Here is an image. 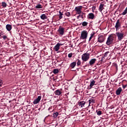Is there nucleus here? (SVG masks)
Here are the masks:
<instances>
[{
    "instance_id": "473e14b6",
    "label": "nucleus",
    "mask_w": 127,
    "mask_h": 127,
    "mask_svg": "<svg viewBox=\"0 0 127 127\" xmlns=\"http://www.w3.org/2000/svg\"><path fill=\"white\" fill-rule=\"evenodd\" d=\"M108 54H109V52H106L104 55V57H107V56H108Z\"/></svg>"
},
{
    "instance_id": "c85d7f7f",
    "label": "nucleus",
    "mask_w": 127,
    "mask_h": 127,
    "mask_svg": "<svg viewBox=\"0 0 127 127\" xmlns=\"http://www.w3.org/2000/svg\"><path fill=\"white\" fill-rule=\"evenodd\" d=\"M36 8H42V5L40 4H38L36 6Z\"/></svg>"
},
{
    "instance_id": "f704fd0d",
    "label": "nucleus",
    "mask_w": 127,
    "mask_h": 127,
    "mask_svg": "<svg viewBox=\"0 0 127 127\" xmlns=\"http://www.w3.org/2000/svg\"><path fill=\"white\" fill-rule=\"evenodd\" d=\"M95 9H96V6H93L92 8V12H94V11H95Z\"/></svg>"
},
{
    "instance_id": "b1692460",
    "label": "nucleus",
    "mask_w": 127,
    "mask_h": 127,
    "mask_svg": "<svg viewBox=\"0 0 127 127\" xmlns=\"http://www.w3.org/2000/svg\"><path fill=\"white\" fill-rule=\"evenodd\" d=\"M58 115H59V113H58V112H56L55 113L53 114V118H54V119H56V118H57V117H58Z\"/></svg>"
},
{
    "instance_id": "aec40b11",
    "label": "nucleus",
    "mask_w": 127,
    "mask_h": 127,
    "mask_svg": "<svg viewBox=\"0 0 127 127\" xmlns=\"http://www.w3.org/2000/svg\"><path fill=\"white\" fill-rule=\"evenodd\" d=\"M75 66H76V62H73L70 64V67L71 68H75Z\"/></svg>"
},
{
    "instance_id": "412c9836",
    "label": "nucleus",
    "mask_w": 127,
    "mask_h": 127,
    "mask_svg": "<svg viewBox=\"0 0 127 127\" xmlns=\"http://www.w3.org/2000/svg\"><path fill=\"white\" fill-rule=\"evenodd\" d=\"M58 15L60 19L63 18V13L61 12V11H59V14Z\"/></svg>"
},
{
    "instance_id": "cd10ccee",
    "label": "nucleus",
    "mask_w": 127,
    "mask_h": 127,
    "mask_svg": "<svg viewBox=\"0 0 127 127\" xmlns=\"http://www.w3.org/2000/svg\"><path fill=\"white\" fill-rule=\"evenodd\" d=\"M7 4L5 2H2V7H6L7 6Z\"/></svg>"
},
{
    "instance_id": "f03ea898",
    "label": "nucleus",
    "mask_w": 127,
    "mask_h": 127,
    "mask_svg": "<svg viewBox=\"0 0 127 127\" xmlns=\"http://www.w3.org/2000/svg\"><path fill=\"white\" fill-rule=\"evenodd\" d=\"M114 41V37L113 36V35H110L107 38V40L106 41V45H108V46H110L111 44L113 43V42Z\"/></svg>"
},
{
    "instance_id": "0eeeda50",
    "label": "nucleus",
    "mask_w": 127,
    "mask_h": 127,
    "mask_svg": "<svg viewBox=\"0 0 127 127\" xmlns=\"http://www.w3.org/2000/svg\"><path fill=\"white\" fill-rule=\"evenodd\" d=\"M65 31V28H63V27L60 26L59 29L58 30V32L59 33L60 35H64V33Z\"/></svg>"
},
{
    "instance_id": "f257e3e1",
    "label": "nucleus",
    "mask_w": 127,
    "mask_h": 127,
    "mask_svg": "<svg viewBox=\"0 0 127 127\" xmlns=\"http://www.w3.org/2000/svg\"><path fill=\"white\" fill-rule=\"evenodd\" d=\"M81 59L83 62H87V61L90 59V54H83L81 56Z\"/></svg>"
},
{
    "instance_id": "20e7f679",
    "label": "nucleus",
    "mask_w": 127,
    "mask_h": 127,
    "mask_svg": "<svg viewBox=\"0 0 127 127\" xmlns=\"http://www.w3.org/2000/svg\"><path fill=\"white\" fill-rule=\"evenodd\" d=\"M82 6H78L75 7L74 10L76 11V14H81L82 12Z\"/></svg>"
},
{
    "instance_id": "7ed1b4c3",
    "label": "nucleus",
    "mask_w": 127,
    "mask_h": 127,
    "mask_svg": "<svg viewBox=\"0 0 127 127\" xmlns=\"http://www.w3.org/2000/svg\"><path fill=\"white\" fill-rule=\"evenodd\" d=\"M87 37H88V32L86 30L82 31L80 37V39H87Z\"/></svg>"
},
{
    "instance_id": "c9c22d12",
    "label": "nucleus",
    "mask_w": 127,
    "mask_h": 127,
    "mask_svg": "<svg viewBox=\"0 0 127 127\" xmlns=\"http://www.w3.org/2000/svg\"><path fill=\"white\" fill-rule=\"evenodd\" d=\"M82 17L83 18V15H79L78 16H77V19H79V17Z\"/></svg>"
},
{
    "instance_id": "9b49d317",
    "label": "nucleus",
    "mask_w": 127,
    "mask_h": 127,
    "mask_svg": "<svg viewBox=\"0 0 127 127\" xmlns=\"http://www.w3.org/2000/svg\"><path fill=\"white\" fill-rule=\"evenodd\" d=\"M120 27H121V23H120V20H117L115 25L116 30H118Z\"/></svg>"
},
{
    "instance_id": "f3484780",
    "label": "nucleus",
    "mask_w": 127,
    "mask_h": 127,
    "mask_svg": "<svg viewBox=\"0 0 127 127\" xmlns=\"http://www.w3.org/2000/svg\"><path fill=\"white\" fill-rule=\"evenodd\" d=\"M94 17H95V15L93 13H90L88 14V18H90V19H94Z\"/></svg>"
},
{
    "instance_id": "1a4fd4ad",
    "label": "nucleus",
    "mask_w": 127,
    "mask_h": 127,
    "mask_svg": "<svg viewBox=\"0 0 127 127\" xmlns=\"http://www.w3.org/2000/svg\"><path fill=\"white\" fill-rule=\"evenodd\" d=\"M96 61H97V60L96 59H92L89 63V64H88V66H93L94 64L96 63Z\"/></svg>"
},
{
    "instance_id": "5701e85b",
    "label": "nucleus",
    "mask_w": 127,
    "mask_h": 127,
    "mask_svg": "<svg viewBox=\"0 0 127 127\" xmlns=\"http://www.w3.org/2000/svg\"><path fill=\"white\" fill-rule=\"evenodd\" d=\"M94 35H95V32H93L91 34H90V37L89 39V41H91L92 40V38H93Z\"/></svg>"
},
{
    "instance_id": "ddd939ff",
    "label": "nucleus",
    "mask_w": 127,
    "mask_h": 127,
    "mask_svg": "<svg viewBox=\"0 0 127 127\" xmlns=\"http://www.w3.org/2000/svg\"><path fill=\"white\" fill-rule=\"evenodd\" d=\"M104 6H105V4H104L103 3L100 4V5L99 6V11H100L101 12H102V11H103V9H104Z\"/></svg>"
},
{
    "instance_id": "393cba45",
    "label": "nucleus",
    "mask_w": 127,
    "mask_h": 127,
    "mask_svg": "<svg viewBox=\"0 0 127 127\" xmlns=\"http://www.w3.org/2000/svg\"><path fill=\"white\" fill-rule=\"evenodd\" d=\"M127 13V7L125 9V10L123 12V13L121 14L122 15H126Z\"/></svg>"
},
{
    "instance_id": "dca6fc26",
    "label": "nucleus",
    "mask_w": 127,
    "mask_h": 127,
    "mask_svg": "<svg viewBox=\"0 0 127 127\" xmlns=\"http://www.w3.org/2000/svg\"><path fill=\"white\" fill-rule=\"evenodd\" d=\"M85 104H86L85 101H81L80 102H78V106H79V107H81V108H83V107L85 106Z\"/></svg>"
},
{
    "instance_id": "72a5a7b5",
    "label": "nucleus",
    "mask_w": 127,
    "mask_h": 127,
    "mask_svg": "<svg viewBox=\"0 0 127 127\" xmlns=\"http://www.w3.org/2000/svg\"><path fill=\"white\" fill-rule=\"evenodd\" d=\"M72 55H73V54H72V53L69 54L68 55V58H71L72 57Z\"/></svg>"
},
{
    "instance_id": "6e6552de",
    "label": "nucleus",
    "mask_w": 127,
    "mask_h": 127,
    "mask_svg": "<svg viewBox=\"0 0 127 127\" xmlns=\"http://www.w3.org/2000/svg\"><path fill=\"white\" fill-rule=\"evenodd\" d=\"M64 45L63 44L58 43L57 45L54 47V49L55 51L57 52L59 51V49H60V47Z\"/></svg>"
},
{
    "instance_id": "2f4dec72",
    "label": "nucleus",
    "mask_w": 127,
    "mask_h": 127,
    "mask_svg": "<svg viewBox=\"0 0 127 127\" xmlns=\"http://www.w3.org/2000/svg\"><path fill=\"white\" fill-rule=\"evenodd\" d=\"M77 66L81 65V61H80L79 60H77Z\"/></svg>"
},
{
    "instance_id": "a19ab883",
    "label": "nucleus",
    "mask_w": 127,
    "mask_h": 127,
    "mask_svg": "<svg viewBox=\"0 0 127 127\" xmlns=\"http://www.w3.org/2000/svg\"><path fill=\"white\" fill-rule=\"evenodd\" d=\"M0 36H1V34L0 33Z\"/></svg>"
},
{
    "instance_id": "f8f14e48",
    "label": "nucleus",
    "mask_w": 127,
    "mask_h": 127,
    "mask_svg": "<svg viewBox=\"0 0 127 127\" xmlns=\"http://www.w3.org/2000/svg\"><path fill=\"white\" fill-rule=\"evenodd\" d=\"M96 84V81L94 79H92L90 81V84L89 85L90 89H91L93 86Z\"/></svg>"
},
{
    "instance_id": "a878e982",
    "label": "nucleus",
    "mask_w": 127,
    "mask_h": 127,
    "mask_svg": "<svg viewBox=\"0 0 127 127\" xmlns=\"http://www.w3.org/2000/svg\"><path fill=\"white\" fill-rule=\"evenodd\" d=\"M82 26H87L88 25V22L84 21L82 23Z\"/></svg>"
},
{
    "instance_id": "9d476101",
    "label": "nucleus",
    "mask_w": 127,
    "mask_h": 127,
    "mask_svg": "<svg viewBox=\"0 0 127 127\" xmlns=\"http://www.w3.org/2000/svg\"><path fill=\"white\" fill-rule=\"evenodd\" d=\"M40 100H41V96H39L37 99L34 100L33 104H34V105H36V104H38V103L40 102Z\"/></svg>"
},
{
    "instance_id": "ea45409f",
    "label": "nucleus",
    "mask_w": 127,
    "mask_h": 127,
    "mask_svg": "<svg viewBox=\"0 0 127 127\" xmlns=\"http://www.w3.org/2000/svg\"><path fill=\"white\" fill-rule=\"evenodd\" d=\"M48 110H49V111H50V107L49 108V109H48Z\"/></svg>"
},
{
    "instance_id": "58836bf2",
    "label": "nucleus",
    "mask_w": 127,
    "mask_h": 127,
    "mask_svg": "<svg viewBox=\"0 0 127 127\" xmlns=\"http://www.w3.org/2000/svg\"><path fill=\"white\" fill-rule=\"evenodd\" d=\"M123 88L124 89H125V88H127V85H123Z\"/></svg>"
},
{
    "instance_id": "4c0bfd02",
    "label": "nucleus",
    "mask_w": 127,
    "mask_h": 127,
    "mask_svg": "<svg viewBox=\"0 0 127 127\" xmlns=\"http://www.w3.org/2000/svg\"><path fill=\"white\" fill-rule=\"evenodd\" d=\"M1 37H2V38H3L4 39V40H5V39H6V38H7L6 36H4Z\"/></svg>"
},
{
    "instance_id": "4468645a",
    "label": "nucleus",
    "mask_w": 127,
    "mask_h": 127,
    "mask_svg": "<svg viewBox=\"0 0 127 127\" xmlns=\"http://www.w3.org/2000/svg\"><path fill=\"white\" fill-rule=\"evenodd\" d=\"M122 91H123V89L121 87L118 88V89L116 91V95H121Z\"/></svg>"
},
{
    "instance_id": "bb28decb",
    "label": "nucleus",
    "mask_w": 127,
    "mask_h": 127,
    "mask_svg": "<svg viewBox=\"0 0 127 127\" xmlns=\"http://www.w3.org/2000/svg\"><path fill=\"white\" fill-rule=\"evenodd\" d=\"M59 72V70L58 69H54L53 70L54 74H57V73Z\"/></svg>"
},
{
    "instance_id": "423d86ee",
    "label": "nucleus",
    "mask_w": 127,
    "mask_h": 127,
    "mask_svg": "<svg viewBox=\"0 0 127 127\" xmlns=\"http://www.w3.org/2000/svg\"><path fill=\"white\" fill-rule=\"evenodd\" d=\"M106 40V37L104 36L103 35H99L98 38V42H99V43H103Z\"/></svg>"
},
{
    "instance_id": "a211bd4d",
    "label": "nucleus",
    "mask_w": 127,
    "mask_h": 127,
    "mask_svg": "<svg viewBox=\"0 0 127 127\" xmlns=\"http://www.w3.org/2000/svg\"><path fill=\"white\" fill-rule=\"evenodd\" d=\"M6 28L7 30H8V31H10L11 30V28H12L11 25L7 24L6 25Z\"/></svg>"
},
{
    "instance_id": "39448f33",
    "label": "nucleus",
    "mask_w": 127,
    "mask_h": 127,
    "mask_svg": "<svg viewBox=\"0 0 127 127\" xmlns=\"http://www.w3.org/2000/svg\"><path fill=\"white\" fill-rule=\"evenodd\" d=\"M116 35L118 38V40L119 41H121L124 38V36L125 35V34L124 33L118 32L116 33Z\"/></svg>"
},
{
    "instance_id": "6ab92c4d",
    "label": "nucleus",
    "mask_w": 127,
    "mask_h": 127,
    "mask_svg": "<svg viewBox=\"0 0 127 127\" xmlns=\"http://www.w3.org/2000/svg\"><path fill=\"white\" fill-rule=\"evenodd\" d=\"M41 19L44 20V19H47V16L45 14H43L40 16Z\"/></svg>"
},
{
    "instance_id": "7c9ffc66",
    "label": "nucleus",
    "mask_w": 127,
    "mask_h": 127,
    "mask_svg": "<svg viewBox=\"0 0 127 127\" xmlns=\"http://www.w3.org/2000/svg\"><path fill=\"white\" fill-rule=\"evenodd\" d=\"M91 103H95V100H94V99H90L89 100V105H91Z\"/></svg>"
},
{
    "instance_id": "4be33fe9",
    "label": "nucleus",
    "mask_w": 127,
    "mask_h": 127,
    "mask_svg": "<svg viewBox=\"0 0 127 127\" xmlns=\"http://www.w3.org/2000/svg\"><path fill=\"white\" fill-rule=\"evenodd\" d=\"M64 15H65V16H67V17H70L71 16V13L70 12L66 11L64 13Z\"/></svg>"
},
{
    "instance_id": "c756f323",
    "label": "nucleus",
    "mask_w": 127,
    "mask_h": 127,
    "mask_svg": "<svg viewBox=\"0 0 127 127\" xmlns=\"http://www.w3.org/2000/svg\"><path fill=\"white\" fill-rule=\"evenodd\" d=\"M97 116H101L102 115V111H96Z\"/></svg>"
},
{
    "instance_id": "e433bc0d",
    "label": "nucleus",
    "mask_w": 127,
    "mask_h": 127,
    "mask_svg": "<svg viewBox=\"0 0 127 127\" xmlns=\"http://www.w3.org/2000/svg\"><path fill=\"white\" fill-rule=\"evenodd\" d=\"M2 80H0V87H1L2 86Z\"/></svg>"
},
{
    "instance_id": "2eb2a0df",
    "label": "nucleus",
    "mask_w": 127,
    "mask_h": 127,
    "mask_svg": "<svg viewBox=\"0 0 127 127\" xmlns=\"http://www.w3.org/2000/svg\"><path fill=\"white\" fill-rule=\"evenodd\" d=\"M55 94L57 96H60V95H61V94H62V92H61V91H60V90L58 89L55 91Z\"/></svg>"
}]
</instances>
